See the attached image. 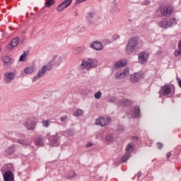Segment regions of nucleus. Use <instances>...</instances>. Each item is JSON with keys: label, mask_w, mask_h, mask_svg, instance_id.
Listing matches in <instances>:
<instances>
[{"label": "nucleus", "mask_w": 181, "mask_h": 181, "mask_svg": "<svg viewBox=\"0 0 181 181\" xmlns=\"http://www.w3.org/2000/svg\"><path fill=\"white\" fill-rule=\"evenodd\" d=\"M60 121H62V122H67V121H69V117H67V115L61 117Z\"/></svg>", "instance_id": "45"}, {"label": "nucleus", "mask_w": 181, "mask_h": 181, "mask_svg": "<svg viewBox=\"0 0 181 181\" xmlns=\"http://www.w3.org/2000/svg\"><path fill=\"white\" fill-rule=\"evenodd\" d=\"M4 181L15 180V177L13 175V173H12V171H11V170L6 171L4 175Z\"/></svg>", "instance_id": "15"}, {"label": "nucleus", "mask_w": 181, "mask_h": 181, "mask_svg": "<svg viewBox=\"0 0 181 181\" xmlns=\"http://www.w3.org/2000/svg\"><path fill=\"white\" fill-rule=\"evenodd\" d=\"M45 141H46V137L42 135L38 136L35 140V145L37 146H45Z\"/></svg>", "instance_id": "13"}, {"label": "nucleus", "mask_w": 181, "mask_h": 181, "mask_svg": "<svg viewBox=\"0 0 181 181\" xmlns=\"http://www.w3.org/2000/svg\"><path fill=\"white\" fill-rule=\"evenodd\" d=\"M127 115L129 118H141V108L139 106H135L131 108Z\"/></svg>", "instance_id": "4"}, {"label": "nucleus", "mask_w": 181, "mask_h": 181, "mask_svg": "<svg viewBox=\"0 0 181 181\" xmlns=\"http://www.w3.org/2000/svg\"><path fill=\"white\" fill-rule=\"evenodd\" d=\"M15 152H16V146L15 144H12L5 150V154L6 156H11V155H13Z\"/></svg>", "instance_id": "16"}, {"label": "nucleus", "mask_w": 181, "mask_h": 181, "mask_svg": "<svg viewBox=\"0 0 181 181\" xmlns=\"http://www.w3.org/2000/svg\"><path fill=\"white\" fill-rule=\"evenodd\" d=\"M51 62L54 63V66H58L59 64H62V63H63V57L57 55H54Z\"/></svg>", "instance_id": "18"}, {"label": "nucleus", "mask_w": 181, "mask_h": 181, "mask_svg": "<svg viewBox=\"0 0 181 181\" xmlns=\"http://www.w3.org/2000/svg\"><path fill=\"white\" fill-rule=\"evenodd\" d=\"M1 50H2V49L0 47V52H1Z\"/></svg>", "instance_id": "59"}, {"label": "nucleus", "mask_w": 181, "mask_h": 181, "mask_svg": "<svg viewBox=\"0 0 181 181\" xmlns=\"http://www.w3.org/2000/svg\"><path fill=\"white\" fill-rule=\"evenodd\" d=\"M137 37H132L129 40L128 43L127 44L124 49L125 54L127 56H132L134 54L138 51V44L139 42Z\"/></svg>", "instance_id": "1"}, {"label": "nucleus", "mask_w": 181, "mask_h": 181, "mask_svg": "<svg viewBox=\"0 0 181 181\" xmlns=\"http://www.w3.org/2000/svg\"><path fill=\"white\" fill-rule=\"evenodd\" d=\"M4 77L6 78L5 81H8V83H11L13 80H15V73L13 72H7L4 74Z\"/></svg>", "instance_id": "22"}, {"label": "nucleus", "mask_w": 181, "mask_h": 181, "mask_svg": "<svg viewBox=\"0 0 181 181\" xmlns=\"http://www.w3.org/2000/svg\"><path fill=\"white\" fill-rule=\"evenodd\" d=\"M101 91H98L96 93H95L94 97L96 100H100L101 98Z\"/></svg>", "instance_id": "44"}, {"label": "nucleus", "mask_w": 181, "mask_h": 181, "mask_svg": "<svg viewBox=\"0 0 181 181\" xmlns=\"http://www.w3.org/2000/svg\"><path fill=\"white\" fill-rule=\"evenodd\" d=\"M66 9V6L64 4L61 3L59 5L57 6V12H63Z\"/></svg>", "instance_id": "35"}, {"label": "nucleus", "mask_w": 181, "mask_h": 181, "mask_svg": "<svg viewBox=\"0 0 181 181\" xmlns=\"http://www.w3.org/2000/svg\"><path fill=\"white\" fill-rule=\"evenodd\" d=\"M56 0H48L45 3L46 8H50L52 5H54Z\"/></svg>", "instance_id": "31"}, {"label": "nucleus", "mask_w": 181, "mask_h": 181, "mask_svg": "<svg viewBox=\"0 0 181 181\" xmlns=\"http://www.w3.org/2000/svg\"><path fill=\"white\" fill-rule=\"evenodd\" d=\"M158 149H162L163 148V144L158 142L156 144Z\"/></svg>", "instance_id": "47"}, {"label": "nucleus", "mask_w": 181, "mask_h": 181, "mask_svg": "<svg viewBox=\"0 0 181 181\" xmlns=\"http://www.w3.org/2000/svg\"><path fill=\"white\" fill-rule=\"evenodd\" d=\"M129 158H131V154L129 153H125V154L121 158L122 163L127 162Z\"/></svg>", "instance_id": "29"}, {"label": "nucleus", "mask_w": 181, "mask_h": 181, "mask_svg": "<svg viewBox=\"0 0 181 181\" xmlns=\"http://www.w3.org/2000/svg\"><path fill=\"white\" fill-rule=\"evenodd\" d=\"M86 31V27H82L81 28V32H85Z\"/></svg>", "instance_id": "56"}, {"label": "nucleus", "mask_w": 181, "mask_h": 181, "mask_svg": "<svg viewBox=\"0 0 181 181\" xmlns=\"http://www.w3.org/2000/svg\"><path fill=\"white\" fill-rule=\"evenodd\" d=\"M168 21L169 28H172L173 26H176V25H177V22L179 21V20H177L175 16H173L170 17L168 19Z\"/></svg>", "instance_id": "21"}, {"label": "nucleus", "mask_w": 181, "mask_h": 181, "mask_svg": "<svg viewBox=\"0 0 181 181\" xmlns=\"http://www.w3.org/2000/svg\"><path fill=\"white\" fill-rule=\"evenodd\" d=\"M43 76H45L43 74V72H41L40 70L38 71L37 74L36 76H35L33 78V83H35V81H37V79L38 78H42V77H43Z\"/></svg>", "instance_id": "26"}, {"label": "nucleus", "mask_w": 181, "mask_h": 181, "mask_svg": "<svg viewBox=\"0 0 181 181\" xmlns=\"http://www.w3.org/2000/svg\"><path fill=\"white\" fill-rule=\"evenodd\" d=\"M84 52V47H78L74 49V54H80Z\"/></svg>", "instance_id": "28"}, {"label": "nucleus", "mask_w": 181, "mask_h": 181, "mask_svg": "<svg viewBox=\"0 0 181 181\" xmlns=\"http://www.w3.org/2000/svg\"><path fill=\"white\" fill-rule=\"evenodd\" d=\"M160 13L163 16H170V15H172L173 13V8L171 6H164L160 8Z\"/></svg>", "instance_id": "8"}, {"label": "nucleus", "mask_w": 181, "mask_h": 181, "mask_svg": "<svg viewBox=\"0 0 181 181\" xmlns=\"http://www.w3.org/2000/svg\"><path fill=\"white\" fill-rule=\"evenodd\" d=\"M125 76L122 72H117L115 75L116 80H120V78H124Z\"/></svg>", "instance_id": "36"}, {"label": "nucleus", "mask_w": 181, "mask_h": 181, "mask_svg": "<svg viewBox=\"0 0 181 181\" xmlns=\"http://www.w3.org/2000/svg\"><path fill=\"white\" fill-rule=\"evenodd\" d=\"M122 73H123L124 77H127V76L129 74V69L128 68H124Z\"/></svg>", "instance_id": "46"}, {"label": "nucleus", "mask_w": 181, "mask_h": 181, "mask_svg": "<svg viewBox=\"0 0 181 181\" xmlns=\"http://www.w3.org/2000/svg\"><path fill=\"white\" fill-rule=\"evenodd\" d=\"M84 1H86V0H76L75 4H76V5H78V4H81V2H84Z\"/></svg>", "instance_id": "51"}, {"label": "nucleus", "mask_w": 181, "mask_h": 181, "mask_svg": "<svg viewBox=\"0 0 181 181\" xmlns=\"http://www.w3.org/2000/svg\"><path fill=\"white\" fill-rule=\"evenodd\" d=\"M26 56H28V54H26V52H24L23 54L20 56L19 62H26Z\"/></svg>", "instance_id": "39"}, {"label": "nucleus", "mask_w": 181, "mask_h": 181, "mask_svg": "<svg viewBox=\"0 0 181 181\" xmlns=\"http://www.w3.org/2000/svg\"><path fill=\"white\" fill-rule=\"evenodd\" d=\"M93 143H91V142H89L87 145H86V148H90V147H91V146H93Z\"/></svg>", "instance_id": "54"}, {"label": "nucleus", "mask_w": 181, "mask_h": 181, "mask_svg": "<svg viewBox=\"0 0 181 181\" xmlns=\"http://www.w3.org/2000/svg\"><path fill=\"white\" fill-rule=\"evenodd\" d=\"M2 62L4 64V67H11L13 63V59H11L9 56H5L2 58Z\"/></svg>", "instance_id": "17"}, {"label": "nucleus", "mask_w": 181, "mask_h": 181, "mask_svg": "<svg viewBox=\"0 0 181 181\" xmlns=\"http://www.w3.org/2000/svg\"><path fill=\"white\" fill-rule=\"evenodd\" d=\"M140 4L141 6H148V5H151V1L149 0H144L141 2H140Z\"/></svg>", "instance_id": "43"}, {"label": "nucleus", "mask_w": 181, "mask_h": 181, "mask_svg": "<svg viewBox=\"0 0 181 181\" xmlns=\"http://www.w3.org/2000/svg\"><path fill=\"white\" fill-rule=\"evenodd\" d=\"M138 62L140 64H146L149 59V53L145 52H141L138 54Z\"/></svg>", "instance_id": "5"}, {"label": "nucleus", "mask_w": 181, "mask_h": 181, "mask_svg": "<svg viewBox=\"0 0 181 181\" xmlns=\"http://www.w3.org/2000/svg\"><path fill=\"white\" fill-rule=\"evenodd\" d=\"M112 4H113V5H118V3H117V0H114V1H112Z\"/></svg>", "instance_id": "57"}, {"label": "nucleus", "mask_w": 181, "mask_h": 181, "mask_svg": "<svg viewBox=\"0 0 181 181\" xmlns=\"http://www.w3.org/2000/svg\"><path fill=\"white\" fill-rule=\"evenodd\" d=\"M37 125V118L35 117H31L25 119L23 121V126L28 131H35Z\"/></svg>", "instance_id": "2"}, {"label": "nucleus", "mask_w": 181, "mask_h": 181, "mask_svg": "<svg viewBox=\"0 0 181 181\" xmlns=\"http://www.w3.org/2000/svg\"><path fill=\"white\" fill-rule=\"evenodd\" d=\"M49 126L50 123H49V120L42 121V127H45V128H49Z\"/></svg>", "instance_id": "42"}, {"label": "nucleus", "mask_w": 181, "mask_h": 181, "mask_svg": "<svg viewBox=\"0 0 181 181\" xmlns=\"http://www.w3.org/2000/svg\"><path fill=\"white\" fill-rule=\"evenodd\" d=\"M141 176H142V173L141 172H139L138 173H137V177H141Z\"/></svg>", "instance_id": "55"}, {"label": "nucleus", "mask_w": 181, "mask_h": 181, "mask_svg": "<svg viewBox=\"0 0 181 181\" xmlns=\"http://www.w3.org/2000/svg\"><path fill=\"white\" fill-rule=\"evenodd\" d=\"M111 122V118H104L103 117H99L98 119H96L95 120V124L96 125H100V127H105V125H108Z\"/></svg>", "instance_id": "7"}, {"label": "nucleus", "mask_w": 181, "mask_h": 181, "mask_svg": "<svg viewBox=\"0 0 181 181\" xmlns=\"http://www.w3.org/2000/svg\"><path fill=\"white\" fill-rule=\"evenodd\" d=\"M50 141L52 146H59L60 145V136L57 133L51 136Z\"/></svg>", "instance_id": "9"}, {"label": "nucleus", "mask_w": 181, "mask_h": 181, "mask_svg": "<svg viewBox=\"0 0 181 181\" xmlns=\"http://www.w3.org/2000/svg\"><path fill=\"white\" fill-rule=\"evenodd\" d=\"M134 145H132V144H129L126 146L125 151H126V153H129L131 155V153L134 152Z\"/></svg>", "instance_id": "27"}, {"label": "nucleus", "mask_w": 181, "mask_h": 181, "mask_svg": "<svg viewBox=\"0 0 181 181\" xmlns=\"http://www.w3.org/2000/svg\"><path fill=\"white\" fill-rule=\"evenodd\" d=\"M71 2H73V0H65L62 2L65 8H69L70 5H71Z\"/></svg>", "instance_id": "38"}, {"label": "nucleus", "mask_w": 181, "mask_h": 181, "mask_svg": "<svg viewBox=\"0 0 181 181\" xmlns=\"http://www.w3.org/2000/svg\"><path fill=\"white\" fill-rule=\"evenodd\" d=\"M14 135H15V137L18 138V139H25V134L18 132H14Z\"/></svg>", "instance_id": "30"}, {"label": "nucleus", "mask_w": 181, "mask_h": 181, "mask_svg": "<svg viewBox=\"0 0 181 181\" xmlns=\"http://www.w3.org/2000/svg\"><path fill=\"white\" fill-rule=\"evenodd\" d=\"M105 141L107 142H112V141H114V136L109 134L105 136Z\"/></svg>", "instance_id": "41"}, {"label": "nucleus", "mask_w": 181, "mask_h": 181, "mask_svg": "<svg viewBox=\"0 0 181 181\" xmlns=\"http://www.w3.org/2000/svg\"><path fill=\"white\" fill-rule=\"evenodd\" d=\"M98 64V62L95 59L88 58L87 60H83L80 66L82 69H86V70H91L95 69Z\"/></svg>", "instance_id": "3"}, {"label": "nucleus", "mask_w": 181, "mask_h": 181, "mask_svg": "<svg viewBox=\"0 0 181 181\" xmlns=\"http://www.w3.org/2000/svg\"><path fill=\"white\" fill-rule=\"evenodd\" d=\"M18 144L22 145V146H30L32 141L29 140V139H18L17 141Z\"/></svg>", "instance_id": "20"}, {"label": "nucleus", "mask_w": 181, "mask_h": 181, "mask_svg": "<svg viewBox=\"0 0 181 181\" xmlns=\"http://www.w3.org/2000/svg\"><path fill=\"white\" fill-rule=\"evenodd\" d=\"M96 16L97 14L95 11L88 12L86 15V19L90 22V23H93V21H94Z\"/></svg>", "instance_id": "24"}, {"label": "nucleus", "mask_w": 181, "mask_h": 181, "mask_svg": "<svg viewBox=\"0 0 181 181\" xmlns=\"http://www.w3.org/2000/svg\"><path fill=\"white\" fill-rule=\"evenodd\" d=\"M132 139H134V141H138V136H134L132 137Z\"/></svg>", "instance_id": "58"}, {"label": "nucleus", "mask_w": 181, "mask_h": 181, "mask_svg": "<svg viewBox=\"0 0 181 181\" xmlns=\"http://www.w3.org/2000/svg\"><path fill=\"white\" fill-rule=\"evenodd\" d=\"M5 136L7 139H9V141H12V142L17 141V139L15 136V132H8L7 134H5Z\"/></svg>", "instance_id": "23"}, {"label": "nucleus", "mask_w": 181, "mask_h": 181, "mask_svg": "<svg viewBox=\"0 0 181 181\" xmlns=\"http://www.w3.org/2000/svg\"><path fill=\"white\" fill-rule=\"evenodd\" d=\"M94 50H103V44L98 41H94L90 45Z\"/></svg>", "instance_id": "19"}, {"label": "nucleus", "mask_w": 181, "mask_h": 181, "mask_svg": "<svg viewBox=\"0 0 181 181\" xmlns=\"http://www.w3.org/2000/svg\"><path fill=\"white\" fill-rule=\"evenodd\" d=\"M74 117H80L81 115H83V110L79 109L74 112Z\"/></svg>", "instance_id": "40"}, {"label": "nucleus", "mask_w": 181, "mask_h": 181, "mask_svg": "<svg viewBox=\"0 0 181 181\" xmlns=\"http://www.w3.org/2000/svg\"><path fill=\"white\" fill-rule=\"evenodd\" d=\"M53 69V62L51 61L48 62L47 65H44L41 69H40V72H42V74L45 76L47 71H50Z\"/></svg>", "instance_id": "14"}, {"label": "nucleus", "mask_w": 181, "mask_h": 181, "mask_svg": "<svg viewBox=\"0 0 181 181\" xmlns=\"http://www.w3.org/2000/svg\"><path fill=\"white\" fill-rule=\"evenodd\" d=\"M177 80L178 81V86L181 88V79L180 78H177Z\"/></svg>", "instance_id": "52"}, {"label": "nucleus", "mask_w": 181, "mask_h": 181, "mask_svg": "<svg viewBox=\"0 0 181 181\" xmlns=\"http://www.w3.org/2000/svg\"><path fill=\"white\" fill-rule=\"evenodd\" d=\"M117 129L118 131H124L125 128L124 127V126H119Z\"/></svg>", "instance_id": "50"}, {"label": "nucleus", "mask_w": 181, "mask_h": 181, "mask_svg": "<svg viewBox=\"0 0 181 181\" xmlns=\"http://www.w3.org/2000/svg\"><path fill=\"white\" fill-rule=\"evenodd\" d=\"M33 71V66H28L24 69V72L25 73V74H32Z\"/></svg>", "instance_id": "33"}, {"label": "nucleus", "mask_w": 181, "mask_h": 181, "mask_svg": "<svg viewBox=\"0 0 181 181\" xmlns=\"http://www.w3.org/2000/svg\"><path fill=\"white\" fill-rule=\"evenodd\" d=\"M76 176H77V174L74 171H73L72 176L68 177V179L69 180L74 179V177H76Z\"/></svg>", "instance_id": "49"}, {"label": "nucleus", "mask_w": 181, "mask_h": 181, "mask_svg": "<svg viewBox=\"0 0 181 181\" xmlns=\"http://www.w3.org/2000/svg\"><path fill=\"white\" fill-rule=\"evenodd\" d=\"M172 91V88L169 86V85H164L163 86L160 87V90L159 91V94L166 96L169 95L170 94V92Z\"/></svg>", "instance_id": "10"}, {"label": "nucleus", "mask_w": 181, "mask_h": 181, "mask_svg": "<svg viewBox=\"0 0 181 181\" xmlns=\"http://www.w3.org/2000/svg\"><path fill=\"white\" fill-rule=\"evenodd\" d=\"M110 12L114 13V12H121V8H119L118 5H113L110 9Z\"/></svg>", "instance_id": "34"}, {"label": "nucleus", "mask_w": 181, "mask_h": 181, "mask_svg": "<svg viewBox=\"0 0 181 181\" xmlns=\"http://www.w3.org/2000/svg\"><path fill=\"white\" fill-rule=\"evenodd\" d=\"M128 64V62L126 59H122L117 61L113 66L112 69L114 70H118V69H121V67H125Z\"/></svg>", "instance_id": "11"}, {"label": "nucleus", "mask_w": 181, "mask_h": 181, "mask_svg": "<svg viewBox=\"0 0 181 181\" xmlns=\"http://www.w3.org/2000/svg\"><path fill=\"white\" fill-rule=\"evenodd\" d=\"M166 156H167V158L169 159V158L172 157V153L170 152L167 153Z\"/></svg>", "instance_id": "53"}, {"label": "nucleus", "mask_w": 181, "mask_h": 181, "mask_svg": "<svg viewBox=\"0 0 181 181\" xmlns=\"http://www.w3.org/2000/svg\"><path fill=\"white\" fill-rule=\"evenodd\" d=\"M178 49H176L174 52V56H181V41L178 43Z\"/></svg>", "instance_id": "32"}, {"label": "nucleus", "mask_w": 181, "mask_h": 181, "mask_svg": "<svg viewBox=\"0 0 181 181\" xmlns=\"http://www.w3.org/2000/svg\"><path fill=\"white\" fill-rule=\"evenodd\" d=\"M18 45H19V37H17L11 40L10 43L7 45V49L8 50H13Z\"/></svg>", "instance_id": "12"}, {"label": "nucleus", "mask_w": 181, "mask_h": 181, "mask_svg": "<svg viewBox=\"0 0 181 181\" xmlns=\"http://www.w3.org/2000/svg\"><path fill=\"white\" fill-rule=\"evenodd\" d=\"M130 78L132 83L136 84V83H139V81H141V78H144V73H134L133 75H131Z\"/></svg>", "instance_id": "6"}, {"label": "nucleus", "mask_w": 181, "mask_h": 181, "mask_svg": "<svg viewBox=\"0 0 181 181\" xmlns=\"http://www.w3.org/2000/svg\"><path fill=\"white\" fill-rule=\"evenodd\" d=\"M129 104V99H122L120 101V105H123L124 107H127Z\"/></svg>", "instance_id": "37"}, {"label": "nucleus", "mask_w": 181, "mask_h": 181, "mask_svg": "<svg viewBox=\"0 0 181 181\" xmlns=\"http://www.w3.org/2000/svg\"><path fill=\"white\" fill-rule=\"evenodd\" d=\"M160 27L163 29H169V23L168 18H164L160 21Z\"/></svg>", "instance_id": "25"}, {"label": "nucleus", "mask_w": 181, "mask_h": 181, "mask_svg": "<svg viewBox=\"0 0 181 181\" xmlns=\"http://www.w3.org/2000/svg\"><path fill=\"white\" fill-rule=\"evenodd\" d=\"M110 103H117V98L116 97H112L109 99Z\"/></svg>", "instance_id": "48"}]
</instances>
